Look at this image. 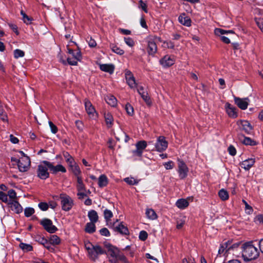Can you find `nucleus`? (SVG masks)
Segmentation results:
<instances>
[{
	"mask_svg": "<svg viewBox=\"0 0 263 263\" xmlns=\"http://www.w3.org/2000/svg\"><path fill=\"white\" fill-rule=\"evenodd\" d=\"M242 257L244 260L249 261L256 259L259 252L256 247L252 242H246L241 247Z\"/></svg>",
	"mask_w": 263,
	"mask_h": 263,
	"instance_id": "f257e3e1",
	"label": "nucleus"
},
{
	"mask_svg": "<svg viewBox=\"0 0 263 263\" xmlns=\"http://www.w3.org/2000/svg\"><path fill=\"white\" fill-rule=\"evenodd\" d=\"M48 169H49V162L47 161H42L37 165L36 169L37 176L41 179H46L49 177Z\"/></svg>",
	"mask_w": 263,
	"mask_h": 263,
	"instance_id": "f03ea898",
	"label": "nucleus"
},
{
	"mask_svg": "<svg viewBox=\"0 0 263 263\" xmlns=\"http://www.w3.org/2000/svg\"><path fill=\"white\" fill-rule=\"evenodd\" d=\"M62 209L65 211H69L73 205V201L72 198L65 194L60 195Z\"/></svg>",
	"mask_w": 263,
	"mask_h": 263,
	"instance_id": "7ed1b4c3",
	"label": "nucleus"
},
{
	"mask_svg": "<svg viewBox=\"0 0 263 263\" xmlns=\"http://www.w3.org/2000/svg\"><path fill=\"white\" fill-rule=\"evenodd\" d=\"M177 172L180 179H184L187 177L189 168L186 163L180 159H177Z\"/></svg>",
	"mask_w": 263,
	"mask_h": 263,
	"instance_id": "20e7f679",
	"label": "nucleus"
},
{
	"mask_svg": "<svg viewBox=\"0 0 263 263\" xmlns=\"http://www.w3.org/2000/svg\"><path fill=\"white\" fill-rule=\"evenodd\" d=\"M19 171L21 172H27L30 166V160L27 156L22 157L18 160H16Z\"/></svg>",
	"mask_w": 263,
	"mask_h": 263,
	"instance_id": "39448f33",
	"label": "nucleus"
},
{
	"mask_svg": "<svg viewBox=\"0 0 263 263\" xmlns=\"http://www.w3.org/2000/svg\"><path fill=\"white\" fill-rule=\"evenodd\" d=\"M68 53L72 56V58H67V62L71 65H77L78 61H80L81 59V52L79 50L73 51L72 49H68Z\"/></svg>",
	"mask_w": 263,
	"mask_h": 263,
	"instance_id": "423d86ee",
	"label": "nucleus"
},
{
	"mask_svg": "<svg viewBox=\"0 0 263 263\" xmlns=\"http://www.w3.org/2000/svg\"><path fill=\"white\" fill-rule=\"evenodd\" d=\"M168 143L163 136H159L155 143L156 150L159 152L164 151L167 147Z\"/></svg>",
	"mask_w": 263,
	"mask_h": 263,
	"instance_id": "0eeeda50",
	"label": "nucleus"
},
{
	"mask_svg": "<svg viewBox=\"0 0 263 263\" xmlns=\"http://www.w3.org/2000/svg\"><path fill=\"white\" fill-rule=\"evenodd\" d=\"M147 146V143L144 140H142L138 142L136 144V149L133 151V154L134 156L137 157H141L143 152Z\"/></svg>",
	"mask_w": 263,
	"mask_h": 263,
	"instance_id": "6e6552de",
	"label": "nucleus"
},
{
	"mask_svg": "<svg viewBox=\"0 0 263 263\" xmlns=\"http://www.w3.org/2000/svg\"><path fill=\"white\" fill-rule=\"evenodd\" d=\"M125 77L126 83L130 88L133 89L137 87V84L136 82L135 78L130 71L127 69L125 70Z\"/></svg>",
	"mask_w": 263,
	"mask_h": 263,
	"instance_id": "1a4fd4ad",
	"label": "nucleus"
},
{
	"mask_svg": "<svg viewBox=\"0 0 263 263\" xmlns=\"http://www.w3.org/2000/svg\"><path fill=\"white\" fill-rule=\"evenodd\" d=\"M105 252L99 246H92L89 251V256L93 260L98 258L99 255L103 254Z\"/></svg>",
	"mask_w": 263,
	"mask_h": 263,
	"instance_id": "9d476101",
	"label": "nucleus"
},
{
	"mask_svg": "<svg viewBox=\"0 0 263 263\" xmlns=\"http://www.w3.org/2000/svg\"><path fill=\"white\" fill-rule=\"evenodd\" d=\"M214 32L215 34L217 36H219L220 40L226 44H229L230 43V40L228 37L224 35L228 33H233L231 30L226 31L220 28H216L214 30Z\"/></svg>",
	"mask_w": 263,
	"mask_h": 263,
	"instance_id": "9b49d317",
	"label": "nucleus"
},
{
	"mask_svg": "<svg viewBox=\"0 0 263 263\" xmlns=\"http://www.w3.org/2000/svg\"><path fill=\"white\" fill-rule=\"evenodd\" d=\"M41 224L49 233H53L57 230V227L53 225L52 222L50 219H44L41 222Z\"/></svg>",
	"mask_w": 263,
	"mask_h": 263,
	"instance_id": "f8f14e48",
	"label": "nucleus"
},
{
	"mask_svg": "<svg viewBox=\"0 0 263 263\" xmlns=\"http://www.w3.org/2000/svg\"><path fill=\"white\" fill-rule=\"evenodd\" d=\"M175 62V59L173 56L166 55L160 60V63L163 67H168L173 65Z\"/></svg>",
	"mask_w": 263,
	"mask_h": 263,
	"instance_id": "ddd939ff",
	"label": "nucleus"
},
{
	"mask_svg": "<svg viewBox=\"0 0 263 263\" xmlns=\"http://www.w3.org/2000/svg\"><path fill=\"white\" fill-rule=\"evenodd\" d=\"M155 40V39L153 37L148 38L147 52L149 55H154L157 51V46Z\"/></svg>",
	"mask_w": 263,
	"mask_h": 263,
	"instance_id": "4468645a",
	"label": "nucleus"
},
{
	"mask_svg": "<svg viewBox=\"0 0 263 263\" xmlns=\"http://www.w3.org/2000/svg\"><path fill=\"white\" fill-rule=\"evenodd\" d=\"M234 99L235 103L239 108L242 110H245L247 108L250 102V100L248 98H240L235 97Z\"/></svg>",
	"mask_w": 263,
	"mask_h": 263,
	"instance_id": "2eb2a0df",
	"label": "nucleus"
},
{
	"mask_svg": "<svg viewBox=\"0 0 263 263\" xmlns=\"http://www.w3.org/2000/svg\"><path fill=\"white\" fill-rule=\"evenodd\" d=\"M237 125L242 130L247 134H250L253 129L251 124L246 120H240L237 122Z\"/></svg>",
	"mask_w": 263,
	"mask_h": 263,
	"instance_id": "dca6fc26",
	"label": "nucleus"
},
{
	"mask_svg": "<svg viewBox=\"0 0 263 263\" xmlns=\"http://www.w3.org/2000/svg\"><path fill=\"white\" fill-rule=\"evenodd\" d=\"M226 111L229 117L236 118L238 116L237 109L229 103H227L225 105Z\"/></svg>",
	"mask_w": 263,
	"mask_h": 263,
	"instance_id": "f3484780",
	"label": "nucleus"
},
{
	"mask_svg": "<svg viewBox=\"0 0 263 263\" xmlns=\"http://www.w3.org/2000/svg\"><path fill=\"white\" fill-rule=\"evenodd\" d=\"M105 247L107 249L108 254L112 257L115 258V259L117 258L119 253H120V251L116 247L111 246L109 243L106 244Z\"/></svg>",
	"mask_w": 263,
	"mask_h": 263,
	"instance_id": "a211bd4d",
	"label": "nucleus"
},
{
	"mask_svg": "<svg viewBox=\"0 0 263 263\" xmlns=\"http://www.w3.org/2000/svg\"><path fill=\"white\" fill-rule=\"evenodd\" d=\"M85 106L86 111L88 115L90 117H93L96 114V112L91 102L87 100H85Z\"/></svg>",
	"mask_w": 263,
	"mask_h": 263,
	"instance_id": "6ab92c4d",
	"label": "nucleus"
},
{
	"mask_svg": "<svg viewBox=\"0 0 263 263\" xmlns=\"http://www.w3.org/2000/svg\"><path fill=\"white\" fill-rule=\"evenodd\" d=\"M10 205L11 209L14 211L16 213H20L23 211V208L21 204L16 200H10V202L8 203Z\"/></svg>",
	"mask_w": 263,
	"mask_h": 263,
	"instance_id": "aec40b11",
	"label": "nucleus"
},
{
	"mask_svg": "<svg viewBox=\"0 0 263 263\" xmlns=\"http://www.w3.org/2000/svg\"><path fill=\"white\" fill-rule=\"evenodd\" d=\"M49 170L53 174H56L59 172L65 173L66 172V168L61 164H58L54 166L51 163L49 162Z\"/></svg>",
	"mask_w": 263,
	"mask_h": 263,
	"instance_id": "412c9836",
	"label": "nucleus"
},
{
	"mask_svg": "<svg viewBox=\"0 0 263 263\" xmlns=\"http://www.w3.org/2000/svg\"><path fill=\"white\" fill-rule=\"evenodd\" d=\"M255 162L254 158H249L243 161L240 165L242 168L248 171L254 165Z\"/></svg>",
	"mask_w": 263,
	"mask_h": 263,
	"instance_id": "4be33fe9",
	"label": "nucleus"
},
{
	"mask_svg": "<svg viewBox=\"0 0 263 263\" xmlns=\"http://www.w3.org/2000/svg\"><path fill=\"white\" fill-rule=\"evenodd\" d=\"M178 21L181 24L187 27L191 25V19L188 16H185V13H182L179 16Z\"/></svg>",
	"mask_w": 263,
	"mask_h": 263,
	"instance_id": "5701e85b",
	"label": "nucleus"
},
{
	"mask_svg": "<svg viewBox=\"0 0 263 263\" xmlns=\"http://www.w3.org/2000/svg\"><path fill=\"white\" fill-rule=\"evenodd\" d=\"M100 68L103 71L111 74L114 71L115 67L112 64H100Z\"/></svg>",
	"mask_w": 263,
	"mask_h": 263,
	"instance_id": "b1692460",
	"label": "nucleus"
},
{
	"mask_svg": "<svg viewBox=\"0 0 263 263\" xmlns=\"http://www.w3.org/2000/svg\"><path fill=\"white\" fill-rule=\"evenodd\" d=\"M105 99L106 103L112 107H115L117 104V100L112 95H109L107 96Z\"/></svg>",
	"mask_w": 263,
	"mask_h": 263,
	"instance_id": "393cba45",
	"label": "nucleus"
},
{
	"mask_svg": "<svg viewBox=\"0 0 263 263\" xmlns=\"http://www.w3.org/2000/svg\"><path fill=\"white\" fill-rule=\"evenodd\" d=\"M88 217L90 221V222L96 223L98 220V215L97 212L95 210H91L88 212Z\"/></svg>",
	"mask_w": 263,
	"mask_h": 263,
	"instance_id": "a878e982",
	"label": "nucleus"
},
{
	"mask_svg": "<svg viewBox=\"0 0 263 263\" xmlns=\"http://www.w3.org/2000/svg\"><path fill=\"white\" fill-rule=\"evenodd\" d=\"M115 228L116 231L119 232L122 234L127 235L129 234V231L127 228L123 225L122 223H121L118 226H116Z\"/></svg>",
	"mask_w": 263,
	"mask_h": 263,
	"instance_id": "bb28decb",
	"label": "nucleus"
},
{
	"mask_svg": "<svg viewBox=\"0 0 263 263\" xmlns=\"http://www.w3.org/2000/svg\"><path fill=\"white\" fill-rule=\"evenodd\" d=\"M108 181L105 175H101L98 179V185L100 187H104L108 184Z\"/></svg>",
	"mask_w": 263,
	"mask_h": 263,
	"instance_id": "cd10ccee",
	"label": "nucleus"
},
{
	"mask_svg": "<svg viewBox=\"0 0 263 263\" xmlns=\"http://www.w3.org/2000/svg\"><path fill=\"white\" fill-rule=\"evenodd\" d=\"M145 214L147 217L151 220H155L157 218V214L152 209H147Z\"/></svg>",
	"mask_w": 263,
	"mask_h": 263,
	"instance_id": "c85d7f7f",
	"label": "nucleus"
},
{
	"mask_svg": "<svg viewBox=\"0 0 263 263\" xmlns=\"http://www.w3.org/2000/svg\"><path fill=\"white\" fill-rule=\"evenodd\" d=\"M176 205L178 208L183 209L189 205V202L185 199H180L177 201Z\"/></svg>",
	"mask_w": 263,
	"mask_h": 263,
	"instance_id": "c756f323",
	"label": "nucleus"
},
{
	"mask_svg": "<svg viewBox=\"0 0 263 263\" xmlns=\"http://www.w3.org/2000/svg\"><path fill=\"white\" fill-rule=\"evenodd\" d=\"M228 243L227 242L221 244L218 250V255H224L227 252H229L228 251Z\"/></svg>",
	"mask_w": 263,
	"mask_h": 263,
	"instance_id": "7c9ffc66",
	"label": "nucleus"
},
{
	"mask_svg": "<svg viewBox=\"0 0 263 263\" xmlns=\"http://www.w3.org/2000/svg\"><path fill=\"white\" fill-rule=\"evenodd\" d=\"M85 231L88 233H93L96 231L95 223L93 222H88L85 229Z\"/></svg>",
	"mask_w": 263,
	"mask_h": 263,
	"instance_id": "2f4dec72",
	"label": "nucleus"
},
{
	"mask_svg": "<svg viewBox=\"0 0 263 263\" xmlns=\"http://www.w3.org/2000/svg\"><path fill=\"white\" fill-rule=\"evenodd\" d=\"M69 165L71 167V170L73 173L75 175V176H77L78 175H80L81 172L80 171V167L77 164H76L74 163V162H73V163Z\"/></svg>",
	"mask_w": 263,
	"mask_h": 263,
	"instance_id": "473e14b6",
	"label": "nucleus"
},
{
	"mask_svg": "<svg viewBox=\"0 0 263 263\" xmlns=\"http://www.w3.org/2000/svg\"><path fill=\"white\" fill-rule=\"evenodd\" d=\"M110 47L114 52L119 55H122L124 53V51L123 49H121L120 47L113 44L110 45Z\"/></svg>",
	"mask_w": 263,
	"mask_h": 263,
	"instance_id": "72a5a7b5",
	"label": "nucleus"
},
{
	"mask_svg": "<svg viewBox=\"0 0 263 263\" xmlns=\"http://www.w3.org/2000/svg\"><path fill=\"white\" fill-rule=\"evenodd\" d=\"M227 242L228 243V251H235L239 247L240 245V242H236L232 244V242L230 241H228Z\"/></svg>",
	"mask_w": 263,
	"mask_h": 263,
	"instance_id": "f704fd0d",
	"label": "nucleus"
},
{
	"mask_svg": "<svg viewBox=\"0 0 263 263\" xmlns=\"http://www.w3.org/2000/svg\"><path fill=\"white\" fill-rule=\"evenodd\" d=\"M218 195L220 199L222 200H226L229 198V194L228 192L224 189L220 190L219 191Z\"/></svg>",
	"mask_w": 263,
	"mask_h": 263,
	"instance_id": "c9c22d12",
	"label": "nucleus"
},
{
	"mask_svg": "<svg viewBox=\"0 0 263 263\" xmlns=\"http://www.w3.org/2000/svg\"><path fill=\"white\" fill-rule=\"evenodd\" d=\"M104 216L106 221L108 224L111 218L113 216V214L111 211L106 209L104 211Z\"/></svg>",
	"mask_w": 263,
	"mask_h": 263,
	"instance_id": "e433bc0d",
	"label": "nucleus"
},
{
	"mask_svg": "<svg viewBox=\"0 0 263 263\" xmlns=\"http://www.w3.org/2000/svg\"><path fill=\"white\" fill-rule=\"evenodd\" d=\"M49 241L53 245H58L60 243L61 240L57 235H53L51 236Z\"/></svg>",
	"mask_w": 263,
	"mask_h": 263,
	"instance_id": "4c0bfd02",
	"label": "nucleus"
},
{
	"mask_svg": "<svg viewBox=\"0 0 263 263\" xmlns=\"http://www.w3.org/2000/svg\"><path fill=\"white\" fill-rule=\"evenodd\" d=\"M140 95L147 104L150 105L151 104V101L147 91H142V93Z\"/></svg>",
	"mask_w": 263,
	"mask_h": 263,
	"instance_id": "58836bf2",
	"label": "nucleus"
},
{
	"mask_svg": "<svg viewBox=\"0 0 263 263\" xmlns=\"http://www.w3.org/2000/svg\"><path fill=\"white\" fill-rule=\"evenodd\" d=\"M20 247L25 252H29L32 250V247L29 245L25 243H21Z\"/></svg>",
	"mask_w": 263,
	"mask_h": 263,
	"instance_id": "ea45409f",
	"label": "nucleus"
},
{
	"mask_svg": "<svg viewBox=\"0 0 263 263\" xmlns=\"http://www.w3.org/2000/svg\"><path fill=\"white\" fill-rule=\"evenodd\" d=\"M63 156L65 158L66 161H67L69 165H71V164L73 163L74 160L68 153L64 152L63 153Z\"/></svg>",
	"mask_w": 263,
	"mask_h": 263,
	"instance_id": "a19ab883",
	"label": "nucleus"
},
{
	"mask_svg": "<svg viewBox=\"0 0 263 263\" xmlns=\"http://www.w3.org/2000/svg\"><path fill=\"white\" fill-rule=\"evenodd\" d=\"M104 117L106 124L108 125H111L113 121V117L112 115L109 112L105 113Z\"/></svg>",
	"mask_w": 263,
	"mask_h": 263,
	"instance_id": "79ce46f5",
	"label": "nucleus"
},
{
	"mask_svg": "<svg viewBox=\"0 0 263 263\" xmlns=\"http://www.w3.org/2000/svg\"><path fill=\"white\" fill-rule=\"evenodd\" d=\"M124 180L128 184L134 185L138 183V180L133 177H127L125 178Z\"/></svg>",
	"mask_w": 263,
	"mask_h": 263,
	"instance_id": "37998d69",
	"label": "nucleus"
},
{
	"mask_svg": "<svg viewBox=\"0 0 263 263\" xmlns=\"http://www.w3.org/2000/svg\"><path fill=\"white\" fill-rule=\"evenodd\" d=\"M24 55V52L20 49H17L14 51V57L16 59L23 57Z\"/></svg>",
	"mask_w": 263,
	"mask_h": 263,
	"instance_id": "c03bdc74",
	"label": "nucleus"
},
{
	"mask_svg": "<svg viewBox=\"0 0 263 263\" xmlns=\"http://www.w3.org/2000/svg\"><path fill=\"white\" fill-rule=\"evenodd\" d=\"M242 142L246 145H254L256 144L254 141L248 137H244Z\"/></svg>",
	"mask_w": 263,
	"mask_h": 263,
	"instance_id": "a18cd8bd",
	"label": "nucleus"
},
{
	"mask_svg": "<svg viewBox=\"0 0 263 263\" xmlns=\"http://www.w3.org/2000/svg\"><path fill=\"white\" fill-rule=\"evenodd\" d=\"M125 109L128 115L132 116L134 114V108L129 103L126 104Z\"/></svg>",
	"mask_w": 263,
	"mask_h": 263,
	"instance_id": "49530a36",
	"label": "nucleus"
},
{
	"mask_svg": "<svg viewBox=\"0 0 263 263\" xmlns=\"http://www.w3.org/2000/svg\"><path fill=\"white\" fill-rule=\"evenodd\" d=\"M0 200L8 204L10 202V200L8 199V195L3 192H0Z\"/></svg>",
	"mask_w": 263,
	"mask_h": 263,
	"instance_id": "de8ad7c7",
	"label": "nucleus"
},
{
	"mask_svg": "<svg viewBox=\"0 0 263 263\" xmlns=\"http://www.w3.org/2000/svg\"><path fill=\"white\" fill-rule=\"evenodd\" d=\"M34 213V210L32 208H27L24 210L25 216L30 217Z\"/></svg>",
	"mask_w": 263,
	"mask_h": 263,
	"instance_id": "09e8293b",
	"label": "nucleus"
},
{
	"mask_svg": "<svg viewBox=\"0 0 263 263\" xmlns=\"http://www.w3.org/2000/svg\"><path fill=\"white\" fill-rule=\"evenodd\" d=\"M116 259L121 260L124 263H128V261L125 256L124 254H121L120 252L119 253Z\"/></svg>",
	"mask_w": 263,
	"mask_h": 263,
	"instance_id": "8fccbe9b",
	"label": "nucleus"
},
{
	"mask_svg": "<svg viewBox=\"0 0 263 263\" xmlns=\"http://www.w3.org/2000/svg\"><path fill=\"white\" fill-rule=\"evenodd\" d=\"M242 202L244 203L245 205V210L246 211V212L249 214L252 213V208L245 200H243Z\"/></svg>",
	"mask_w": 263,
	"mask_h": 263,
	"instance_id": "3c124183",
	"label": "nucleus"
},
{
	"mask_svg": "<svg viewBox=\"0 0 263 263\" xmlns=\"http://www.w3.org/2000/svg\"><path fill=\"white\" fill-rule=\"evenodd\" d=\"M8 196H9V198L11 199L10 200H15V199L16 197V194L14 190H10L8 192Z\"/></svg>",
	"mask_w": 263,
	"mask_h": 263,
	"instance_id": "603ef678",
	"label": "nucleus"
},
{
	"mask_svg": "<svg viewBox=\"0 0 263 263\" xmlns=\"http://www.w3.org/2000/svg\"><path fill=\"white\" fill-rule=\"evenodd\" d=\"M21 14L23 16V21L25 23L28 24H30L31 22V18L27 16L25 13L23 11L21 12Z\"/></svg>",
	"mask_w": 263,
	"mask_h": 263,
	"instance_id": "864d4df0",
	"label": "nucleus"
},
{
	"mask_svg": "<svg viewBox=\"0 0 263 263\" xmlns=\"http://www.w3.org/2000/svg\"><path fill=\"white\" fill-rule=\"evenodd\" d=\"M148 235L146 231H141L139 233V238L140 240L144 241L147 238Z\"/></svg>",
	"mask_w": 263,
	"mask_h": 263,
	"instance_id": "5fc2aeb1",
	"label": "nucleus"
},
{
	"mask_svg": "<svg viewBox=\"0 0 263 263\" xmlns=\"http://www.w3.org/2000/svg\"><path fill=\"white\" fill-rule=\"evenodd\" d=\"M256 23L260 30L263 32V17L257 18Z\"/></svg>",
	"mask_w": 263,
	"mask_h": 263,
	"instance_id": "6e6d98bb",
	"label": "nucleus"
},
{
	"mask_svg": "<svg viewBox=\"0 0 263 263\" xmlns=\"http://www.w3.org/2000/svg\"><path fill=\"white\" fill-rule=\"evenodd\" d=\"M124 41L125 43L129 47H133L135 44L134 41L130 37H124Z\"/></svg>",
	"mask_w": 263,
	"mask_h": 263,
	"instance_id": "4d7b16f0",
	"label": "nucleus"
},
{
	"mask_svg": "<svg viewBox=\"0 0 263 263\" xmlns=\"http://www.w3.org/2000/svg\"><path fill=\"white\" fill-rule=\"evenodd\" d=\"M163 165L166 170H171L174 167V164L172 161H169L164 163Z\"/></svg>",
	"mask_w": 263,
	"mask_h": 263,
	"instance_id": "13d9d810",
	"label": "nucleus"
},
{
	"mask_svg": "<svg viewBox=\"0 0 263 263\" xmlns=\"http://www.w3.org/2000/svg\"><path fill=\"white\" fill-rule=\"evenodd\" d=\"M51 132L53 134H55L58 131L57 126L51 122L49 121L48 122Z\"/></svg>",
	"mask_w": 263,
	"mask_h": 263,
	"instance_id": "bf43d9fd",
	"label": "nucleus"
},
{
	"mask_svg": "<svg viewBox=\"0 0 263 263\" xmlns=\"http://www.w3.org/2000/svg\"><path fill=\"white\" fill-rule=\"evenodd\" d=\"M100 234L105 236H109L110 235V233L108 230L107 228H102L100 230Z\"/></svg>",
	"mask_w": 263,
	"mask_h": 263,
	"instance_id": "052dcab7",
	"label": "nucleus"
},
{
	"mask_svg": "<svg viewBox=\"0 0 263 263\" xmlns=\"http://www.w3.org/2000/svg\"><path fill=\"white\" fill-rule=\"evenodd\" d=\"M139 7L141 8L145 12H147V5L142 0L140 1L139 2Z\"/></svg>",
	"mask_w": 263,
	"mask_h": 263,
	"instance_id": "680f3d73",
	"label": "nucleus"
},
{
	"mask_svg": "<svg viewBox=\"0 0 263 263\" xmlns=\"http://www.w3.org/2000/svg\"><path fill=\"white\" fill-rule=\"evenodd\" d=\"M39 206L42 211H46L48 210V209L49 208V205L46 202L40 203L39 204Z\"/></svg>",
	"mask_w": 263,
	"mask_h": 263,
	"instance_id": "e2e57ef3",
	"label": "nucleus"
},
{
	"mask_svg": "<svg viewBox=\"0 0 263 263\" xmlns=\"http://www.w3.org/2000/svg\"><path fill=\"white\" fill-rule=\"evenodd\" d=\"M0 119L4 122L8 123V116L4 111L0 114Z\"/></svg>",
	"mask_w": 263,
	"mask_h": 263,
	"instance_id": "0e129e2a",
	"label": "nucleus"
},
{
	"mask_svg": "<svg viewBox=\"0 0 263 263\" xmlns=\"http://www.w3.org/2000/svg\"><path fill=\"white\" fill-rule=\"evenodd\" d=\"M228 151L229 154L232 156H234L236 153V151L235 147L231 145L229 147Z\"/></svg>",
	"mask_w": 263,
	"mask_h": 263,
	"instance_id": "69168bd1",
	"label": "nucleus"
},
{
	"mask_svg": "<svg viewBox=\"0 0 263 263\" xmlns=\"http://www.w3.org/2000/svg\"><path fill=\"white\" fill-rule=\"evenodd\" d=\"M255 221L259 222V223L263 224V215H259L255 217Z\"/></svg>",
	"mask_w": 263,
	"mask_h": 263,
	"instance_id": "338daca9",
	"label": "nucleus"
},
{
	"mask_svg": "<svg viewBox=\"0 0 263 263\" xmlns=\"http://www.w3.org/2000/svg\"><path fill=\"white\" fill-rule=\"evenodd\" d=\"M182 263H196L194 259L184 258L182 260Z\"/></svg>",
	"mask_w": 263,
	"mask_h": 263,
	"instance_id": "774afa93",
	"label": "nucleus"
}]
</instances>
